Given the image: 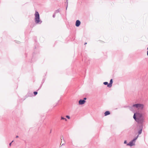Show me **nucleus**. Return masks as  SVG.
I'll use <instances>...</instances> for the list:
<instances>
[{
    "instance_id": "25",
    "label": "nucleus",
    "mask_w": 148,
    "mask_h": 148,
    "mask_svg": "<svg viewBox=\"0 0 148 148\" xmlns=\"http://www.w3.org/2000/svg\"><path fill=\"white\" fill-rule=\"evenodd\" d=\"M41 86H42V85H41V86H40V87L39 88H41Z\"/></svg>"
},
{
    "instance_id": "11",
    "label": "nucleus",
    "mask_w": 148,
    "mask_h": 148,
    "mask_svg": "<svg viewBox=\"0 0 148 148\" xmlns=\"http://www.w3.org/2000/svg\"><path fill=\"white\" fill-rule=\"evenodd\" d=\"M68 0H66V3L67 4V6H66V10H67V7H68Z\"/></svg>"
},
{
    "instance_id": "28",
    "label": "nucleus",
    "mask_w": 148,
    "mask_h": 148,
    "mask_svg": "<svg viewBox=\"0 0 148 148\" xmlns=\"http://www.w3.org/2000/svg\"><path fill=\"white\" fill-rule=\"evenodd\" d=\"M147 49L148 50V47H147Z\"/></svg>"
},
{
    "instance_id": "19",
    "label": "nucleus",
    "mask_w": 148,
    "mask_h": 148,
    "mask_svg": "<svg viewBox=\"0 0 148 148\" xmlns=\"http://www.w3.org/2000/svg\"><path fill=\"white\" fill-rule=\"evenodd\" d=\"M86 98L84 97V98L83 100H84L85 101V100H86Z\"/></svg>"
},
{
    "instance_id": "15",
    "label": "nucleus",
    "mask_w": 148,
    "mask_h": 148,
    "mask_svg": "<svg viewBox=\"0 0 148 148\" xmlns=\"http://www.w3.org/2000/svg\"><path fill=\"white\" fill-rule=\"evenodd\" d=\"M66 117L69 119H70V117L68 115H66Z\"/></svg>"
},
{
    "instance_id": "18",
    "label": "nucleus",
    "mask_w": 148,
    "mask_h": 148,
    "mask_svg": "<svg viewBox=\"0 0 148 148\" xmlns=\"http://www.w3.org/2000/svg\"><path fill=\"white\" fill-rule=\"evenodd\" d=\"M55 13H54V14H53V18H55Z\"/></svg>"
},
{
    "instance_id": "10",
    "label": "nucleus",
    "mask_w": 148,
    "mask_h": 148,
    "mask_svg": "<svg viewBox=\"0 0 148 148\" xmlns=\"http://www.w3.org/2000/svg\"><path fill=\"white\" fill-rule=\"evenodd\" d=\"M60 11V9H59L57 10H56L55 12V14L57 13H59Z\"/></svg>"
},
{
    "instance_id": "26",
    "label": "nucleus",
    "mask_w": 148,
    "mask_h": 148,
    "mask_svg": "<svg viewBox=\"0 0 148 148\" xmlns=\"http://www.w3.org/2000/svg\"><path fill=\"white\" fill-rule=\"evenodd\" d=\"M62 139H63V136H62Z\"/></svg>"
},
{
    "instance_id": "3",
    "label": "nucleus",
    "mask_w": 148,
    "mask_h": 148,
    "mask_svg": "<svg viewBox=\"0 0 148 148\" xmlns=\"http://www.w3.org/2000/svg\"><path fill=\"white\" fill-rule=\"evenodd\" d=\"M34 20L36 24H41L42 22L40 19L39 14L37 11H36L35 14Z\"/></svg>"
},
{
    "instance_id": "2",
    "label": "nucleus",
    "mask_w": 148,
    "mask_h": 148,
    "mask_svg": "<svg viewBox=\"0 0 148 148\" xmlns=\"http://www.w3.org/2000/svg\"><path fill=\"white\" fill-rule=\"evenodd\" d=\"M138 128L139 129L138 131V135L136 137L134 138L130 142L128 143L127 144V146H132L133 145H135V142L136 140L137 139L139 135L141 134L142 132V131L143 129V125H140L138 126Z\"/></svg>"
},
{
    "instance_id": "8",
    "label": "nucleus",
    "mask_w": 148,
    "mask_h": 148,
    "mask_svg": "<svg viewBox=\"0 0 148 148\" xmlns=\"http://www.w3.org/2000/svg\"><path fill=\"white\" fill-rule=\"evenodd\" d=\"M110 114V112L108 111H106L104 113V115L105 116H106L108 115H109Z\"/></svg>"
},
{
    "instance_id": "23",
    "label": "nucleus",
    "mask_w": 148,
    "mask_h": 148,
    "mask_svg": "<svg viewBox=\"0 0 148 148\" xmlns=\"http://www.w3.org/2000/svg\"><path fill=\"white\" fill-rule=\"evenodd\" d=\"M86 44H87V43H86V42H85V43H84V45H86Z\"/></svg>"
},
{
    "instance_id": "17",
    "label": "nucleus",
    "mask_w": 148,
    "mask_h": 148,
    "mask_svg": "<svg viewBox=\"0 0 148 148\" xmlns=\"http://www.w3.org/2000/svg\"><path fill=\"white\" fill-rule=\"evenodd\" d=\"M124 143L125 144H126L127 143V141L126 140H125L124 141Z\"/></svg>"
},
{
    "instance_id": "13",
    "label": "nucleus",
    "mask_w": 148,
    "mask_h": 148,
    "mask_svg": "<svg viewBox=\"0 0 148 148\" xmlns=\"http://www.w3.org/2000/svg\"><path fill=\"white\" fill-rule=\"evenodd\" d=\"M103 84L105 85H107V86L108 87V84L109 83H108L107 82H103Z\"/></svg>"
},
{
    "instance_id": "5",
    "label": "nucleus",
    "mask_w": 148,
    "mask_h": 148,
    "mask_svg": "<svg viewBox=\"0 0 148 148\" xmlns=\"http://www.w3.org/2000/svg\"><path fill=\"white\" fill-rule=\"evenodd\" d=\"M81 24V22L79 20H77L75 22V26L78 27Z\"/></svg>"
},
{
    "instance_id": "22",
    "label": "nucleus",
    "mask_w": 148,
    "mask_h": 148,
    "mask_svg": "<svg viewBox=\"0 0 148 148\" xmlns=\"http://www.w3.org/2000/svg\"><path fill=\"white\" fill-rule=\"evenodd\" d=\"M64 143L63 144L61 145V147L62 146V145H64Z\"/></svg>"
},
{
    "instance_id": "6",
    "label": "nucleus",
    "mask_w": 148,
    "mask_h": 148,
    "mask_svg": "<svg viewBox=\"0 0 148 148\" xmlns=\"http://www.w3.org/2000/svg\"><path fill=\"white\" fill-rule=\"evenodd\" d=\"M85 102L86 101L85 100L82 99H80L79 101V105H82L84 104Z\"/></svg>"
},
{
    "instance_id": "14",
    "label": "nucleus",
    "mask_w": 148,
    "mask_h": 148,
    "mask_svg": "<svg viewBox=\"0 0 148 148\" xmlns=\"http://www.w3.org/2000/svg\"><path fill=\"white\" fill-rule=\"evenodd\" d=\"M37 93H38V92L36 91H34V95H37Z\"/></svg>"
},
{
    "instance_id": "16",
    "label": "nucleus",
    "mask_w": 148,
    "mask_h": 148,
    "mask_svg": "<svg viewBox=\"0 0 148 148\" xmlns=\"http://www.w3.org/2000/svg\"><path fill=\"white\" fill-rule=\"evenodd\" d=\"M14 141L13 140H12L10 143H9V146L10 147L11 145V144Z\"/></svg>"
},
{
    "instance_id": "27",
    "label": "nucleus",
    "mask_w": 148,
    "mask_h": 148,
    "mask_svg": "<svg viewBox=\"0 0 148 148\" xmlns=\"http://www.w3.org/2000/svg\"><path fill=\"white\" fill-rule=\"evenodd\" d=\"M84 62H86V60H85Z\"/></svg>"
},
{
    "instance_id": "12",
    "label": "nucleus",
    "mask_w": 148,
    "mask_h": 148,
    "mask_svg": "<svg viewBox=\"0 0 148 148\" xmlns=\"http://www.w3.org/2000/svg\"><path fill=\"white\" fill-rule=\"evenodd\" d=\"M61 120H64L66 121H67V120L66 119L64 118L62 116H61Z\"/></svg>"
},
{
    "instance_id": "4",
    "label": "nucleus",
    "mask_w": 148,
    "mask_h": 148,
    "mask_svg": "<svg viewBox=\"0 0 148 148\" xmlns=\"http://www.w3.org/2000/svg\"><path fill=\"white\" fill-rule=\"evenodd\" d=\"M144 106L143 104L140 103H137L133 105V107H134L135 108L141 110L143 109Z\"/></svg>"
},
{
    "instance_id": "7",
    "label": "nucleus",
    "mask_w": 148,
    "mask_h": 148,
    "mask_svg": "<svg viewBox=\"0 0 148 148\" xmlns=\"http://www.w3.org/2000/svg\"><path fill=\"white\" fill-rule=\"evenodd\" d=\"M113 83V80L112 79H111L110 80V83L108 85V87L109 88H110L112 86V84Z\"/></svg>"
},
{
    "instance_id": "21",
    "label": "nucleus",
    "mask_w": 148,
    "mask_h": 148,
    "mask_svg": "<svg viewBox=\"0 0 148 148\" xmlns=\"http://www.w3.org/2000/svg\"><path fill=\"white\" fill-rule=\"evenodd\" d=\"M147 55L148 56V50L147 51Z\"/></svg>"
},
{
    "instance_id": "24",
    "label": "nucleus",
    "mask_w": 148,
    "mask_h": 148,
    "mask_svg": "<svg viewBox=\"0 0 148 148\" xmlns=\"http://www.w3.org/2000/svg\"><path fill=\"white\" fill-rule=\"evenodd\" d=\"M86 59H87V60H88V61H89V59H87V58H86Z\"/></svg>"
},
{
    "instance_id": "1",
    "label": "nucleus",
    "mask_w": 148,
    "mask_h": 148,
    "mask_svg": "<svg viewBox=\"0 0 148 148\" xmlns=\"http://www.w3.org/2000/svg\"><path fill=\"white\" fill-rule=\"evenodd\" d=\"M133 118L138 123L142 124L144 121V117L142 114L139 112H135L134 113Z\"/></svg>"
},
{
    "instance_id": "20",
    "label": "nucleus",
    "mask_w": 148,
    "mask_h": 148,
    "mask_svg": "<svg viewBox=\"0 0 148 148\" xmlns=\"http://www.w3.org/2000/svg\"><path fill=\"white\" fill-rule=\"evenodd\" d=\"M18 136H16V138H18Z\"/></svg>"
},
{
    "instance_id": "9",
    "label": "nucleus",
    "mask_w": 148,
    "mask_h": 148,
    "mask_svg": "<svg viewBox=\"0 0 148 148\" xmlns=\"http://www.w3.org/2000/svg\"><path fill=\"white\" fill-rule=\"evenodd\" d=\"M128 107L129 108V109L132 111L134 110V108H135L134 107H133V105H132V106H129Z\"/></svg>"
}]
</instances>
